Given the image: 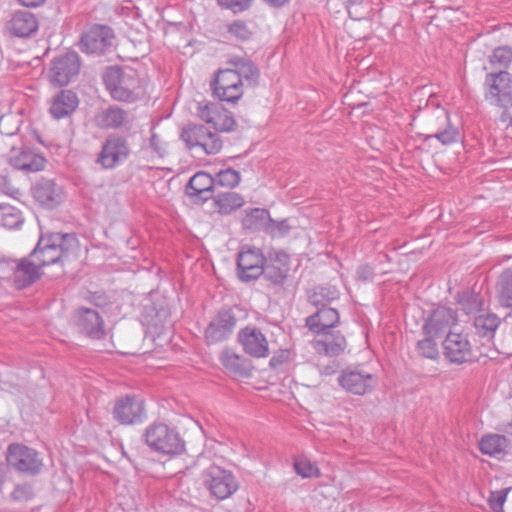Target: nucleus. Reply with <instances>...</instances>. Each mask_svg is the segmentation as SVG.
<instances>
[{
	"label": "nucleus",
	"instance_id": "obj_1",
	"mask_svg": "<svg viewBox=\"0 0 512 512\" xmlns=\"http://www.w3.org/2000/svg\"><path fill=\"white\" fill-rule=\"evenodd\" d=\"M229 66L217 72L211 88L220 101L236 103L243 96L245 87L257 84L260 73L257 66L246 58L231 59Z\"/></svg>",
	"mask_w": 512,
	"mask_h": 512
},
{
	"label": "nucleus",
	"instance_id": "obj_2",
	"mask_svg": "<svg viewBox=\"0 0 512 512\" xmlns=\"http://www.w3.org/2000/svg\"><path fill=\"white\" fill-rule=\"evenodd\" d=\"M103 82L111 98L118 102L135 103L147 94L144 81L129 67H108Z\"/></svg>",
	"mask_w": 512,
	"mask_h": 512
},
{
	"label": "nucleus",
	"instance_id": "obj_3",
	"mask_svg": "<svg viewBox=\"0 0 512 512\" xmlns=\"http://www.w3.org/2000/svg\"><path fill=\"white\" fill-rule=\"evenodd\" d=\"M78 239L71 233H51L47 236H41L36 247L31 252V257L35 258L41 267L63 263L68 253L77 248Z\"/></svg>",
	"mask_w": 512,
	"mask_h": 512
},
{
	"label": "nucleus",
	"instance_id": "obj_4",
	"mask_svg": "<svg viewBox=\"0 0 512 512\" xmlns=\"http://www.w3.org/2000/svg\"><path fill=\"white\" fill-rule=\"evenodd\" d=\"M146 444L155 452L162 454H179L184 443L174 429L164 423H151L144 433Z\"/></svg>",
	"mask_w": 512,
	"mask_h": 512
},
{
	"label": "nucleus",
	"instance_id": "obj_5",
	"mask_svg": "<svg viewBox=\"0 0 512 512\" xmlns=\"http://www.w3.org/2000/svg\"><path fill=\"white\" fill-rule=\"evenodd\" d=\"M484 97L500 108L512 107V75L507 71L487 73L484 80Z\"/></svg>",
	"mask_w": 512,
	"mask_h": 512
},
{
	"label": "nucleus",
	"instance_id": "obj_6",
	"mask_svg": "<svg viewBox=\"0 0 512 512\" xmlns=\"http://www.w3.org/2000/svg\"><path fill=\"white\" fill-rule=\"evenodd\" d=\"M181 139L187 148H201L206 154L214 155L221 151L223 141L217 132L204 125L188 124L182 128Z\"/></svg>",
	"mask_w": 512,
	"mask_h": 512
},
{
	"label": "nucleus",
	"instance_id": "obj_7",
	"mask_svg": "<svg viewBox=\"0 0 512 512\" xmlns=\"http://www.w3.org/2000/svg\"><path fill=\"white\" fill-rule=\"evenodd\" d=\"M204 483L210 494L218 500L232 496L238 490V481L233 473L220 466L212 465L204 473Z\"/></svg>",
	"mask_w": 512,
	"mask_h": 512
},
{
	"label": "nucleus",
	"instance_id": "obj_8",
	"mask_svg": "<svg viewBox=\"0 0 512 512\" xmlns=\"http://www.w3.org/2000/svg\"><path fill=\"white\" fill-rule=\"evenodd\" d=\"M116 36L107 25L94 24L80 38V49L87 54H104L114 47Z\"/></svg>",
	"mask_w": 512,
	"mask_h": 512
},
{
	"label": "nucleus",
	"instance_id": "obj_9",
	"mask_svg": "<svg viewBox=\"0 0 512 512\" xmlns=\"http://www.w3.org/2000/svg\"><path fill=\"white\" fill-rule=\"evenodd\" d=\"M338 384L347 392L354 395H364L373 391L377 384L376 375L366 371L361 366L347 367L338 376Z\"/></svg>",
	"mask_w": 512,
	"mask_h": 512
},
{
	"label": "nucleus",
	"instance_id": "obj_10",
	"mask_svg": "<svg viewBox=\"0 0 512 512\" xmlns=\"http://www.w3.org/2000/svg\"><path fill=\"white\" fill-rule=\"evenodd\" d=\"M112 414L113 418L123 425L139 424L147 417L144 401L131 395L118 399L114 404Z\"/></svg>",
	"mask_w": 512,
	"mask_h": 512
},
{
	"label": "nucleus",
	"instance_id": "obj_11",
	"mask_svg": "<svg viewBox=\"0 0 512 512\" xmlns=\"http://www.w3.org/2000/svg\"><path fill=\"white\" fill-rule=\"evenodd\" d=\"M197 115L202 121L213 125L221 132H231L236 126L233 115L219 103L200 102Z\"/></svg>",
	"mask_w": 512,
	"mask_h": 512
},
{
	"label": "nucleus",
	"instance_id": "obj_12",
	"mask_svg": "<svg viewBox=\"0 0 512 512\" xmlns=\"http://www.w3.org/2000/svg\"><path fill=\"white\" fill-rule=\"evenodd\" d=\"M80 70V57L74 51L55 57L50 68V80L58 86H66Z\"/></svg>",
	"mask_w": 512,
	"mask_h": 512
},
{
	"label": "nucleus",
	"instance_id": "obj_13",
	"mask_svg": "<svg viewBox=\"0 0 512 512\" xmlns=\"http://www.w3.org/2000/svg\"><path fill=\"white\" fill-rule=\"evenodd\" d=\"M7 461L16 470L29 474H37L42 467L38 453L22 444L8 446Z\"/></svg>",
	"mask_w": 512,
	"mask_h": 512
},
{
	"label": "nucleus",
	"instance_id": "obj_14",
	"mask_svg": "<svg viewBox=\"0 0 512 512\" xmlns=\"http://www.w3.org/2000/svg\"><path fill=\"white\" fill-rule=\"evenodd\" d=\"M265 257L260 249L245 247L237 258V271L240 280L248 282L260 277L264 272Z\"/></svg>",
	"mask_w": 512,
	"mask_h": 512
},
{
	"label": "nucleus",
	"instance_id": "obj_15",
	"mask_svg": "<svg viewBox=\"0 0 512 512\" xmlns=\"http://www.w3.org/2000/svg\"><path fill=\"white\" fill-rule=\"evenodd\" d=\"M237 319L230 309H221L210 321L205 330L208 344H215L228 339L235 327Z\"/></svg>",
	"mask_w": 512,
	"mask_h": 512
},
{
	"label": "nucleus",
	"instance_id": "obj_16",
	"mask_svg": "<svg viewBox=\"0 0 512 512\" xmlns=\"http://www.w3.org/2000/svg\"><path fill=\"white\" fill-rule=\"evenodd\" d=\"M445 357L452 363L462 364L474 359L468 335L449 332L443 341Z\"/></svg>",
	"mask_w": 512,
	"mask_h": 512
},
{
	"label": "nucleus",
	"instance_id": "obj_17",
	"mask_svg": "<svg viewBox=\"0 0 512 512\" xmlns=\"http://www.w3.org/2000/svg\"><path fill=\"white\" fill-rule=\"evenodd\" d=\"M319 294L315 293L311 297L314 305H321L318 310L306 318V326L312 332L317 334L332 330L339 323V313L336 309L328 307L318 299Z\"/></svg>",
	"mask_w": 512,
	"mask_h": 512
},
{
	"label": "nucleus",
	"instance_id": "obj_18",
	"mask_svg": "<svg viewBox=\"0 0 512 512\" xmlns=\"http://www.w3.org/2000/svg\"><path fill=\"white\" fill-rule=\"evenodd\" d=\"M238 341L244 351L255 358L269 355V345L265 335L256 327L247 326L238 332Z\"/></svg>",
	"mask_w": 512,
	"mask_h": 512
},
{
	"label": "nucleus",
	"instance_id": "obj_19",
	"mask_svg": "<svg viewBox=\"0 0 512 512\" xmlns=\"http://www.w3.org/2000/svg\"><path fill=\"white\" fill-rule=\"evenodd\" d=\"M457 322L456 312L449 307H438L429 315L423 325L426 336H440Z\"/></svg>",
	"mask_w": 512,
	"mask_h": 512
},
{
	"label": "nucleus",
	"instance_id": "obj_20",
	"mask_svg": "<svg viewBox=\"0 0 512 512\" xmlns=\"http://www.w3.org/2000/svg\"><path fill=\"white\" fill-rule=\"evenodd\" d=\"M34 200L44 208L53 209L57 207L64 198L61 186L53 180L41 179L32 188Z\"/></svg>",
	"mask_w": 512,
	"mask_h": 512
},
{
	"label": "nucleus",
	"instance_id": "obj_21",
	"mask_svg": "<svg viewBox=\"0 0 512 512\" xmlns=\"http://www.w3.org/2000/svg\"><path fill=\"white\" fill-rule=\"evenodd\" d=\"M290 269V259L283 251L269 253L267 262H264L262 275L274 285H282Z\"/></svg>",
	"mask_w": 512,
	"mask_h": 512
},
{
	"label": "nucleus",
	"instance_id": "obj_22",
	"mask_svg": "<svg viewBox=\"0 0 512 512\" xmlns=\"http://www.w3.org/2000/svg\"><path fill=\"white\" fill-rule=\"evenodd\" d=\"M129 154L126 141L121 137H109L102 147L98 162L104 168H114L123 162Z\"/></svg>",
	"mask_w": 512,
	"mask_h": 512
},
{
	"label": "nucleus",
	"instance_id": "obj_23",
	"mask_svg": "<svg viewBox=\"0 0 512 512\" xmlns=\"http://www.w3.org/2000/svg\"><path fill=\"white\" fill-rule=\"evenodd\" d=\"M6 28L10 34L26 38L35 34L38 31V19L32 12L18 10L15 11L10 20L6 24Z\"/></svg>",
	"mask_w": 512,
	"mask_h": 512
},
{
	"label": "nucleus",
	"instance_id": "obj_24",
	"mask_svg": "<svg viewBox=\"0 0 512 512\" xmlns=\"http://www.w3.org/2000/svg\"><path fill=\"white\" fill-rule=\"evenodd\" d=\"M14 285L18 289L26 288L35 283L42 275V267L31 253L27 257L17 259Z\"/></svg>",
	"mask_w": 512,
	"mask_h": 512
},
{
	"label": "nucleus",
	"instance_id": "obj_25",
	"mask_svg": "<svg viewBox=\"0 0 512 512\" xmlns=\"http://www.w3.org/2000/svg\"><path fill=\"white\" fill-rule=\"evenodd\" d=\"M314 350L318 354L327 356H338L342 354L347 346L345 337L339 331H325L319 333L312 342Z\"/></svg>",
	"mask_w": 512,
	"mask_h": 512
},
{
	"label": "nucleus",
	"instance_id": "obj_26",
	"mask_svg": "<svg viewBox=\"0 0 512 512\" xmlns=\"http://www.w3.org/2000/svg\"><path fill=\"white\" fill-rule=\"evenodd\" d=\"M45 158L29 148L13 149L10 163L18 169L27 172H37L44 168Z\"/></svg>",
	"mask_w": 512,
	"mask_h": 512
},
{
	"label": "nucleus",
	"instance_id": "obj_27",
	"mask_svg": "<svg viewBox=\"0 0 512 512\" xmlns=\"http://www.w3.org/2000/svg\"><path fill=\"white\" fill-rule=\"evenodd\" d=\"M77 325L87 336L100 339L104 334V322L96 310L80 308L77 311Z\"/></svg>",
	"mask_w": 512,
	"mask_h": 512
},
{
	"label": "nucleus",
	"instance_id": "obj_28",
	"mask_svg": "<svg viewBox=\"0 0 512 512\" xmlns=\"http://www.w3.org/2000/svg\"><path fill=\"white\" fill-rule=\"evenodd\" d=\"M78 104L76 93L71 90H62L53 98L49 112L54 119H62L72 114Z\"/></svg>",
	"mask_w": 512,
	"mask_h": 512
},
{
	"label": "nucleus",
	"instance_id": "obj_29",
	"mask_svg": "<svg viewBox=\"0 0 512 512\" xmlns=\"http://www.w3.org/2000/svg\"><path fill=\"white\" fill-rule=\"evenodd\" d=\"M97 125L101 128H120L130 123L129 114L126 110L113 105L101 111L96 116Z\"/></svg>",
	"mask_w": 512,
	"mask_h": 512
},
{
	"label": "nucleus",
	"instance_id": "obj_30",
	"mask_svg": "<svg viewBox=\"0 0 512 512\" xmlns=\"http://www.w3.org/2000/svg\"><path fill=\"white\" fill-rule=\"evenodd\" d=\"M509 446V440L499 434H488L481 438L479 442L480 451L483 454L492 457H501L506 453Z\"/></svg>",
	"mask_w": 512,
	"mask_h": 512
},
{
	"label": "nucleus",
	"instance_id": "obj_31",
	"mask_svg": "<svg viewBox=\"0 0 512 512\" xmlns=\"http://www.w3.org/2000/svg\"><path fill=\"white\" fill-rule=\"evenodd\" d=\"M213 183L214 179L208 173L198 172L189 180L188 194L207 200L212 193Z\"/></svg>",
	"mask_w": 512,
	"mask_h": 512
},
{
	"label": "nucleus",
	"instance_id": "obj_32",
	"mask_svg": "<svg viewBox=\"0 0 512 512\" xmlns=\"http://www.w3.org/2000/svg\"><path fill=\"white\" fill-rule=\"evenodd\" d=\"M270 221V214L266 209L253 208L245 211L242 226L246 230L259 231L266 228Z\"/></svg>",
	"mask_w": 512,
	"mask_h": 512
},
{
	"label": "nucleus",
	"instance_id": "obj_33",
	"mask_svg": "<svg viewBox=\"0 0 512 512\" xmlns=\"http://www.w3.org/2000/svg\"><path fill=\"white\" fill-rule=\"evenodd\" d=\"M500 322L501 320L496 314H480L474 319V327L480 337L491 339L494 337Z\"/></svg>",
	"mask_w": 512,
	"mask_h": 512
},
{
	"label": "nucleus",
	"instance_id": "obj_34",
	"mask_svg": "<svg viewBox=\"0 0 512 512\" xmlns=\"http://www.w3.org/2000/svg\"><path fill=\"white\" fill-rule=\"evenodd\" d=\"M497 298L502 307L512 308V270L502 272L497 283Z\"/></svg>",
	"mask_w": 512,
	"mask_h": 512
},
{
	"label": "nucleus",
	"instance_id": "obj_35",
	"mask_svg": "<svg viewBox=\"0 0 512 512\" xmlns=\"http://www.w3.org/2000/svg\"><path fill=\"white\" fill-rule=\"evenodd\" d=\"M24 222L21 211L9 204H0V227L6 229H17Z\"/></svg>",
	"mask_w": 512,
	"mask_h": 512
},
{
	"label": "nucleus",
	"instance_id": "obj_36",
	"mask_svg": "<svg viewBox=\"0 0 512 512\" xmlns=\"http://www.w3.org/2000/svg\"><path fill=\"white\" fill-rule=\"evenodd\" d=\"M215 206L221 214H230L244 204L243 197L236 192H225L218 194L215 199Z\"/></svg>",
	"mask_w": 512,
	"mask_h": 512
},
{
	"label": "nucleus",
	"instance_id": "obj_37",
	"mask_svg": "<svg viewBox=\"0 0 512 512\" xmlns=\"http://www.w3.org/2000/svg\"><path fill=\"white\" fill-rule=\"evenodd\" d=\"M512 63V49L509 46H499L489 56V64L497 71H507Z\"/></svg>",
	"mask_w": 512,
	"mask_h": 512
},
{
	"label": "nucleus",
	"instance_id": "obj_38",
	"mask_svg": "<svg viewBox=\"0 0 512 512\" xmlns=\"http://www.w3.org/2000/svg\"><path fill=\"white\" fill-rule=\"evenodd\" d=\"M458 303L466 314H471L482 309L484 299L480 294L466 290L459 295Z\"/></svg>",
	"mask_w": 512,
	"mask_h": 512
},
{
	"label": "nucleus",
	"instance_id": "obj_39",
	"mask_svg": "<svg viewBox=\"0 0 512 512\" xmlns=\"http://www.w3.org/2000/svg\"><path fill=\"white\" fill-rule=\"evenodd\" d=\"M221 363L230 372L245 375L244 360L239 355L225 351L221 355Z\"/></svg>",
	"mask_w": 512,
	"mask_h": 512
},
{
	"label": "nucleus",
	"instance_id": "obj_40",
	"mask_svg": "<svg viewBox=\"0 0 512 512\" xmlns=\"http://www.w3.org/2000/svg\"><path fill=\"white\" fill-rule=\"evenodd\" d=\"M435 336H426L417 342V352L425 358L436 359L439 356L438 345L434 340Z\"/></svg>",
	"mask_w": 512,
	"mask_h": 512
},
{
	"label": "nucleus",
	"instance_id": "obj_41",
	"mask_svg": "<svg viewBox=\"0 0 512 512\" xmlns=\"http://www.w3.org/2000/svg\"><path fill=\"white\" fill-rule=\"evenodd\" d=\"M294 469L303 478H311L319 475L318 467L307 458L295 460Z\"/></svg>",
	"mask_w": 512,
	"mask_h": 512
},
{
	"label": "nucleus",
	"instance_id": "obj_42",
	"mask_svg": "<svg viewBox=\"0 0 512 512\" xmlns=\"http://www.w3.org/2000/svg\"><path fill=\"white\" fill-rule=\"evenodd\" d=\"M228 33L237 40H248L252 33L244 21L235 20L227 26Z\"/></svg>",
	"mask_w": 512,
	"mask_h": 512
},
{
	"label": "nucleus",
	"instance_id": "obj_43",
	"mask_svg": "<svg viewBox=\"0 0 512 512\" xmlns=\"http://www.w3.org/2000/svg\"><path fill=\"white\" fill-rule=\"evenodd\" d=\"M216 180L221 186L233 188L239 184L240 174L238 171H236L232 168H228L225 170H221L217 174Z\"/></svg>",
	"mask_w": 512,
	"mask_h": 512
},
{
	"label": "nucleus",
	"instance_id": "obj_44",
	"mask_svg": "<svg viewBox=\"0 0 512 512\" xmlns=\"http://www.w3.org/2000/svg\"><path fill=\"white\" fill-rule=\"evenodd\" d=\"M218 5L224 9L232 11L234 14L242 13L248 10L253 0H216Z\"/></svg>",
	"mask_w": 512,
	"mask_h": 512
},
{
	"label": "nucleus",
	"instance_id": "obj_45",
	"mask_svg": "<svg viewBox=\"0 0 512 512\" xmlns=\"http://www.w3.org/2000/svg\"><path fill=\"white\" fill-rule=\"evenodd\" d=\"M458 136V129L448 124V126L445 129L438 131L435 134L430 135L429 137L436 138L443 145H450L457 141Z\"/></svg>",
	"mask_w": 512,
	"mask_h": 512
},
{
	"label": "nucleus",
	"instance_id": "obj_46",
	"mask_svg": "<svg viewBox=\"0 0 512 512\" xmlns=\"http://www.w3.org/2000/svg\"><path fill=\"white\" fill-rule=\"evenodd\" d=\"M509 491L510 488H505L502 490L490 492L488 503L494 512H503V504L506 501V497Z\"/></svg>",
	"mask_w": 512,
	"mask_h": 512
},
{
	"label": "nucleus",
	"instance_id": "obj_47",
	"mask_svg": "<svg viewBox=\"0 0 512 512\" xmlns=\"http://www.w3.org/2000/svg\"><path fill=\"white\" fill-rule=\"evenodd\" d=\"M17 259L0 260V279L12 281L14 283Z\"/></svg>",
	"mask_w": 512,
	"mask_h": 512
},
{
	"label": "nucleus",
	"instance_id": "obj_48",
	"mask_svg": "<svg viewBox=\"0 0 512 512\" xmlns=\"http://www.w3.org/2000/svg\"><path fill=\"white\" fill-rule=\"evenodd\" d=\"M149 146L152 152L159 158H163L167 154V145L160 137L153 133L149 140Z\"/></svg>",
	"mask_w": 512,
	"mask_h": 512
},
{
	"label": "nucleus",
	"instance_id": "obj_49",
	"mask_svg": "<svg viewBox=\"0 0 512 512\" xmlns=\"http://www.w3.org/2000/svg\"><path fill=\"white\" fill-rule=\"evenodd\" d=\"M32 496H33L32 488L30 485H27V484L16 485L11 494V497L13 498V500L19 501V502L27 501V500L31 499Z\"/></svg>",
	"mask_w": 512,
	"mask_h": 512
},
{
	"label": "nucleus",
	"instance_id": "obj_50",
	"mask_svg": "<svg viewBox=\"0 0 512 512\" xmlns=\"http://www.w3.org/2000/svg\"><path fill=\"white\" fill-rule=\"evenodd\" d=\"M357 274L363 280H371L374 272L369 265H362L358 268Z\"/></svg>",
	"mask_w": 512,
	"mask_h": 512
},
{
	"label": "nucleus",
	"instance_id": "obj_51",
	"mask_svg": "<svg viewBox=\"0 0 512 512\" xmlns=\"http://www.w3.org/2000/svg\"><path fill=\"white\" fill-rule=\"evenodd\" d=\"M266 5L272 8H281L289 3L290 0H262Z\"/></svg>",
	"mask_w": 512,
	"mask_h": 512
},
{
	"label": "nucleus",
	"instance_id": "obj_52",
	"mask_svg": "<svg viewBox=\"0 0 512 512\" xmlns=\"http://www.w3.org/2000/svg\"><path fill=\"white\" fill-rule=\"evenodd\" d=\"M22 6L25 7H38L41 6L45 0H17Z\"/></svg>",
	"mask_w": 512,
	"mask_h": 512
},
{
	"label": "nucleus",
	"instance_id": "obj_53",
	"mask_svg": "<svg viewBox=\"0 0 512 512\" xmlns=\"http://www.w3.org/2000/svg\"><path fill=\"white\" fill-rule=\"evenodd\" d=\"M7 194H9L10 196L12 197H15L16 195L19 194V190L18 189H15V188H11L9 189V191L6 192Z\"/></svg>",
	"mask_w": 512,
	"mask_h": 512
},
{
	"label": "nucleus",
	"instance_id": "obj_54",
	"mask_svg": "<svg viewBox=\"0 0 512 512\" xmlns=\"http://www.w3.org/2000/svg\"><path fill=\"white\" fill-rule=\"evenodd\" d=\"M334 372V370H332L330 367H324V369L322 370V374H325V375H330Z\"/></svg>",
	"mask_w": 512,
	"mask_h": 512
}]
</instances>
